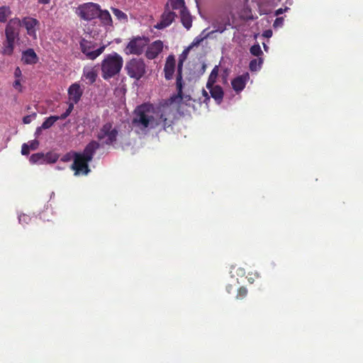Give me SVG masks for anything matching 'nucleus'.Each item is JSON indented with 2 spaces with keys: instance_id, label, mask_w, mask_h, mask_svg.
Returning a JSON list of instances; mask_svg holds the SVG:
<instances>
[{
  "instance_id": "nucleus-9",
  "label": "nucleus",
  "mask_w": 363,
  "mask_h": 363,
  "mask_svg": "<svg viewBox=\"0 0 363 363\" xmlns=\"http://www.w3.org/2000/svg\"><path fill=\"white\" fill-rule=\"evenodd\" d=\"M149 39L145 37L136 36L130 40L123 50L125 55H140L143 53Z\"/></svg>"
},
{
  "instance_id": "nucleus-19",
  "label": "nucleus",
  "mask_w": 363,
  "mask_h": 363,
  "mask_svg": "<svg viewBox=\"0 0 363 363\" xmlns=\"http://www.w3.org/2000/svg\"><path fill=\"white\" fill-rule=\"evenodd\" d=\"M211 94V96L214 100L220 104L223 99L224 92L222 87L219 85H212L211 87L207 88Z\"/></svg>"
},
{
  "instance_id": "nucleus-33",
  "label": "nucleus",
  "mask_w": 363,
  "mask_h": 363,
  "mask_svg": "<svg viewBox=\"0 0 363 363\" xmlns=\"http://www.w3.org/2000/svg\"><path fill=\"white\" fill-rule=\"evenodd\" d=\"M31 150L30 149L28 144L23 143L21 147V154L23 155H28L30 153V151Z\"/></svg>"
},
{
  "instance_id": "nucleus-22",
  "label": "nucleus",
  "mask_w": 363,
  "mask_h": 363,
  "mask_svg": "<svg viewBox=\"0 0 363 363\" xmlns=\"http://www.w3.org/2000/svg\"><path fill=\"white\" fill-rule=\"evenodd\" d=\"M168 6V9L171 11L179 10L182 11L186 9L184 0H168V2L165 4Z\"/></svg>"
},
{
  "instance_id": "nucleus-6",
  "label": "nucleus",
  "mask_w": 363,
  "mask_h": 363,
  "mask_svg": "<svg viewBox=\"0 0 363 363\" xmlns=\"http://www.w3.org/2000/svg\"><path fill=\"white\" fill-rule=\"evenodd\" d=\"M13 22L7 23L5 28V40L2 43L1 53L4 56H12L15 48L16 40H19L16 26L14 27Z\"/></svg>"
},
{
  "instance_id": "nucleus-26",
  "label": "nucleus",
  "mask_w": 363,
  "mask_h": 363,
  "mask_svg": "<svg viewBox=\"0 0 363 363\" xmlns=\"http://www.w3.org/2000/svg\"><path fill=\"white\" fill-rule=\"evenodd\" d=\"M59 120V118H57V116H51L48 118H47L44 122L43 123L41 128L43 129H48L51 126L53 125V124Z\"/></svg>"
},
{
  "instance_id": "nucleus-3",
  "label": "nucleus",
  "mask_w": 363,
  "mask_h": 363,
  "mask_svg": "<svg viewBox=\"0 0 363 363\" xmlns=\"http://www.w3.org/2000/svg\"><path fill=\"white\" fill-rule=\"evenodd\" d=\"M123 65V57L113 52L107 55L101 62V76L104 79H109L121 72Z\"/></svg>"
},
{
  "instance_id": "nucleus-10",
  "label": "nucleus",
  "mask_w": 363,
  "mask_h": 363,
  "mask_svg": "<svg viewBox=\"0 0 363 363\" xmlns=\"http://www.w3.org/2000/svg\"><path fill=\"white\" fill-rule=\"evenodd\" d=\"M99 5L93 2H87L79 5L76 13L82 20L89 21L97 17Z\"/></svg>"
},
{
  "instance_id": "nucleus-29",
  "label": "nucleus",
  "mask_w": 363,
  "mask_h": 363,
  "mask_svg": "<svg viewBox=\"0 0 363 363\" xmlns=\"http://www.w3.org/2000/svg\"><path fill=\"white\" fill-rule=\"evenodd\" d=\"M263 62V60L262 58L259 59H254L250 61L249 65V68L251 71L255 72L257 71L261 68V65Z\"/></svg>"
},
{
  "instance_id": "nucleus-40",
  "label": "nucleus",
  "mask_w": 363,
  "mask_h": 363,
  "mask_svg": "<svg viewBox=\"0 0 363 363\" xmlns=\"http://www.w3.org/2000/svg\"><path fill=\"white\" fill-rule=\"evenodd\" d=\"M13 87L16 89H19L21 90V85L19 79H17L14 82Z\"/></svg>"
},
{
  "instance_id": "nucleus-31",
  "label": "nucleus",
  "mask_w": 363,
  "mask_h": 363,
  "mask_svg": "<svg viewBox=\"0 0 363 363\" xmlns=\"http://www.w3.org/2000/svg\"><path fill=\"white\" fill-rule=\"evenodd\" d=\"M247 289H246V287L245 286H241L239 288L238 291V293H237V295H236V298L237 299H243L244 298H245L247 295Z\"/></svg>"
},
{
  "instance_id": "nucleus-7",
  "label": "nucleus",
  "mask_w": 363,
  "mask_h": 363,
  "mask_svg": "<svg viewBox=\"0 0 363 363\" xmlns=\"http://www.w3.org/2000/svg\"><path fill=\"white\" fill-rule=\"evenodd\" d=\"M124 69L130 78L139 80L146 72V65L141 58H132L126 62Z\"/></svg>"
},
{
  "instance_id": "nucleus-32",
  "label": "nucleus",
  "mask_w": 363,
  "mask_h": 363,
  "mask_svg": "<svg viewBox=\"0 0 363 363\" xmlns=\"http://www.w3.org/2000/svg\"><path fill=\"white\" fill-rule=\"evenodd\" d=\"M28 144L31 150H35L38 148L39 141L37 140H33L29 141Z\"/></svg>"
},
{
  "instance_id": "nucleus-27",
  "label": "nucleus",
  "mask_w": 363,
  "mask_h": 363,
  "mask_svg": "<svg viewBox=\"0 0 363 363\" xmlns=\"http://www.w3.org/2000/svg\"><path fill=\"white\" fill-rule=\"evenodd\" d=\"M111 11L113 15L121 21L127 22L128 21V16L121 10L116 8H111Z\"/></svg>"
},
{
  "instance_id": "nucleus-42",
  "label": "nucleus",
  "mask_w": 363,
  "mask_h": 363,
  "mask_svg": "<svg viewBox=\"0 0 363 363\" xmlns=\"http://www.w3.org/2000/svg\"><path fill=\"white\" fill-rule=\"evenodd\" d=\"M50 1L51 0H38V3L39 4H44V5H45V4H50Z\"/></svg>"
},
{
  "instance_id": "nucleus-1",
  "label": "nucleus",
  "mask_w": 363,
  "mask_h": 363,
  "mask_svg": "<svg viewBox=\"0 0 363 363\" xmlns=\"http://www.w3.org/2000/svg\"><path fill=\"white\" fill-rule=\"evenodd\" d=\"M179 101L176 95L165 100L158 108V112L155 116V108L152 104H143L138 106L133 112L132 125L143 132L155 129L162 125L164 130L172 128L176 118L177 107L174 102Z\"/></svg>"
},
{
  "instance_id": "nucleus-23",
  "label": "nucleus",
  "mask_w": 363,
  "mask_h": 363,
  "mask_svg": "<svg viewBox=\"0 0 363 363\" xmlns=\"http://www.w3.org/2000/svg\"><path fill=\"white\" fill-rule=\"evenodd\" d=\"M181 21L183 26L186 28L189 29L191 27L192 20L190 13L187 11V9H183L180 11Z\"/></svg>"
},
{
  "instance_id": "nucleus-2",
  "label": "nucleus",
  "mask_w": 363,
  "mask_h": 363,
  "mask_svg": "<svg viewBox=\"0 0 363 363\" xmlns=\"http://www.w3.org/2000/svg\"><path fill=\"white\" fill-rule=\"evenodd\" d=\"M100 147V143L96 140H91L84 147L82 152H73L74 162L71 169L74 171V175H86L89 172V162L94 157L96 151Z\"/></svg>"
},
{
  "instance_id": "nucleus-24",
  "label": "nucleus",
  "mask_w": 363,
  "mask_h": 363,
  "mask_svg": "<svg viewBox=\"0 0 363 363\" xmlns=\"http://www.w3.org/2000/svg\"><path fill=\"white\" fill-rule=\"evenodd\" d=\"M218 74V68L217 66H216L211 71L207 83H206V88L211 87L212 85H214V84L216 82L217 77Z\"/></svg>"
},
{
  "instance_id": "nucleus-25",
  "label": "nucleus",
  "mask_w": 363,
  "mask_h": 363,
  "mask_svg": "<svg viewBox=\"0 0 363 363\" xmlns=\"http://www.w3.org/2000/svg\"><path fill=\"white\" fill-rule=\"evenodd\" d=\"M11 11L9 6H3L0 7V23H5L7 18L11 15Z\"/></svg>"
},
{
  "instance_id": "nucleus-35",
  "label": "nucleus",
  "mask_w": 363,
  "mask_h": 363,
  "mask_svg": "<svg viewBox=\"0 0 363 363\" xmlns=\"http://www.w3.org/2000/svg\"><path fill=\"white\" fill-rule=\"evenodd\" d=\"M73 152H68L67 154H65L61 159V160L62 162H69L70 161L72 157L74 158V156H73Z\"/></svg>"
},
{
  "instance_id": "nucleus-38",
  "label": "nucleus",
  "mask_w": 363,
  "mask_h": 363,
  "mask_svg": "<svg viewBox=\"0 0 363 363\" xmlns=\"http://www.w3.org/2000/svg\"><path fill=\"white\" fill-rule=\"evenodd\" d=\"M74 104H75L72 103V102L69 103V106H68L67 109L66 110V111L65 112V113H66L67 116H69V114L72 111Z\"/></svg>"
},
{
  "instance_id": "nucleus-8",
  "label": "nucleus",
  "mask_w": 363,
  "mask_h": 363,
  "mask_svg": "<svg viewBox=\"0 0 363 363\" xmlns=\"http://www.w3.org/2000/svg\"><path fill=\"white\" fill-rule=\"evenodd\" d=\"M96 45L95 42L87 40L85 38H82L79 41L80 50L88 60H94L104 52L106 45L98 48H96Z\"/></svg>"
},
{
  "instance_id": "nucleus-45",
  "label": "nucleus",
  "mask_w": 363,
  "mask_h": 363,
  "mask_svg": "<svg viewBox=\"0 0 363 363\" xmlns=\"http://www.w3.org/2000/svg\"><path fill=\"white\" fill-rule=\"evenodd\" d=\"M203 94L206 97V100H209L210 99V97H209L207 91L206 90H204V89L203 90Z\"/></svg>"
},
{
  "instance_id": "nucleus-46",
  "label": "nucleus",
  "mask_w": 363,
  "mask_h": 363,
  "mask_svg": "<svg viewBox=\"0 0 363 363\" xmlns=\"http://www.w3.org/2000/svg\"><path fill=\"white\" fill-rule=\"evenodd\" d=\"M226 290L228 291V293H231V291L233 290V286L232 285H228L226 286Z\"/></svg>"
},
{
  "instance_id": "nucleus-43",
  "label": "nucleus",
  "mask_w": 363,
  "mask_h": 363,
  "mask_svg": "<svg viewBox=\"0 0 363 363\" xmlns=\"http://www.w3.org/2000/svg\"><path fill=\"white\" fill-rule=\"evenodd\" d=\"M284 12V9H277L276 11H275V15L276 16H279L280 14H282Z\"/></svg>"
},
{
  "instance_id": "nucleus-13",
  "label": "nucleus",
  "mask_w": 363,
  "mask_h": 363,
  "mask_svg": "<svg viewBox=\"0 0 363 363\" xmlns=\"http://www.w3.org/2000/svg\"><path fill=\"white\" fill-rule=\"evenodd\" d=\"M163 50V43L160 40H155L150 44L145 52V57L149 60L156 58Z\"/></svg>"
},
{
  "instance_id": "nucleus-18",
  "label": "nucleus",
  "mask_w": 363,
  "mask_h": 363,
  "mask_svg": "<svg viewBox=\"0 0 363 363\" xmlns=\"http://www.w3.org/2000/svg\"><path fill=\"white\" fill-rule=\"evenodd\" d=\"M175 69V59L173 55H169L167 58L164 72L166 79H171L173 77Z\"/></svg>"
},
{
  "instance_id": "nucleus-21",
  "label": "nucleus",
  "mask_w": 363,
  "mask_h": 363,
  "mask_svg": "<svg viewBox=\"0 0 363 363\" xmlns=\"http://www.w3.org/2000/svg\"><path fill=\"white\" fill-rule=\"evenodd\" d=\"M83 76L89 81V83L91 84L96 80L97 72L94 67H84Z\"/></svg>"
},
{
  "instance_id": "nucleus-36",
  "label": "nucleus",
  "mask_w": 363,
  "mask_h": 363,
  "mask_svg": "<svg viewBox=\"0 0 363 363\" xmlns=\"http://www.w3.org/2000/svg\"><path fill=\"white\" fill-rule=\"evenodd\" d=\"M35 116H36L35 113H34L33 115L26 116L23 118V122L25 124H28L32 121L33 118H35Z\"/></svg>"
},
{
  "instance_id": "nucleus-28",
  "label": "nucleus",
  "mask_w": 363,
  "mask_h": 363,
  "mask_svg": "<svg viewBox=\"0 0 363 363\" xmlns=\"http://www.w3.org/2000/svg\"><path fill=\"white\" fill-rule=\"evenodd\" d=\"M29 161L32 164L42 163L45 161V155L42 152L33 154L30 156Z\"/></svg>"
},
{
  "instance_id": "nucleus-5",
  "label": "nucleus",
  "mask_w": 363,
  "mask_h": 363,
  "mask_svg": "<svg viewBox=\"0 0 363 363\" xmlns=\"http://www.w3.org/2000/svg\"><path fill=\"white\" fill-rule=\"evenodd\" d=\"M118 136V130L112 122L104 123L97 131L96 138L102 145H113Z\"/></svg>"
},
{
  "instance_id": "nucleus-39",
  "label": "nucleus",
  "mask_w": 363,
  "mask_h": 363,
  "mask_svg": "<svg viewBox=\"0 0 363 363\" xmlns=\"http://www.w3.org/2000/svg\"><path fill=\"white\" fill-rule=\"evenodd\" d=\"M14 75L16 77H20L21 76V70L19 67H16L14 71Z\"/></svg>"
},
{
  "instance_id": "nucleus-4",
  "label": "nucleus",
  "mask_w": 363,
  "mask_h": 363,
  "mask_svg": "<svg viewBox=\"0 0 363 363\" xmlns=\"http://www.w3.org/2000/svg\"><path fill=\"white\" fill-rule=\"evenodd\" d=\"M13 22L14 27L16 26L18 35L20 34V28L21 26L24 27L26 30V33L32 39H37V30L39 29L40 22L38 19L30 17L25 16L20 19L19 18H13L9 20L7 23Z\"/></svg>"
},
{
  "instance_id": "nucleus-44",
  "label": "nucleus",
  "mask_w": 363,
  "mask_h": 363,
  "mask_svg": "<svg viewBox=\"0 0 363 363\" xmlns=\"http://www.w3.org/2000/svg\"><path fill=\"white\" fill-rule=\"evenodd\" d=\"M67 115L66 113H63L62 114H61L60 116H57V118H59V120H64L67 118Z\"/></svg>"
},
{
  "instance_id": "nucleus-11",
  "label": "nucleus",
  "mask_w": 363,
  "mask_h": 363,
  "mask_svg": "<svg viewBox=\"0 0 363 363\" xmlns=\"http://www.w3.org/2000/svg\"><path fill=\"white\" fill-rule=\"evenodd\" d=\"M189 48L185 49L182 54L179 56V62L177 65V74L176 79V86L177 89V94L176 97L179 98V101L182 100V89H183V83H182V68L183 63L186 58V56L189 53Z\"/></svg>"
},
{
  "instance_id": "nucleus-20",
  "label": "nucleus",
  "mask_w": 363,
  "mask_h": 363,
  "mask_svg": "<svg viewBox=\"0 0 363 363\" xmlns=\"http://www.w3.org/2000/svg\"><path fill=\"white\" fill-rule=\"evenodd\" d=\"M96 18H99L101 23L104 26H113V21L111 14L107 10L101 9V6H99V14Z\"/></svg>"
},
{
  "instance_id": "nucleus-30",
  "label": "nucleus",
  "mask_w": 363,
  "mask_h": 363,
  "mask_svg": "<svg viewBox=\"0 0 363 363\" xmlns=\"http://www.w3.org/2000/svg\"><path fill=\"white\" fill-rule=\"evenodd\" d=\"M250 51L252 55H255L257 57H259L262 54L261 48H260L259 45H258V44L252 45L250 48Z\"/></svg>"
},
{
  "instance_id": "nucleus-16",
  "label": "nucleus",
  "mask_w": 363,
  "mask_h": 363,
  "mask_svg": "<svg viewBox=\"0 0 363 363\" xmlns=\"http://www.w3.org/2000/svg\"><path fill=\"white\" fill-rule=\"evenodd\" d=\"M248 79H249V75L247 73L235 77L231 82L233 89L236 92L241 91L245 87L246 82Z\"/></svg>"
},
{
  "instance_id": "nucleus-14",
  "label": "nucleus",
  "mask_w": 363,
  "mask_h": 363,
  "mask_svg": "<svg viewBox=\"0 0 363 363\" xmlns=\"http://www.w3.org/2000/svg\"><path fill=\"white\" fill-rule=\"evenodd\" d=\"M68 97L69 102L77 104L83 94V90L78 83H74L68 89Z\"/></svg>"
},
{
  "instance_id": "nucleus-47",
  "label": "nucleus",
  "mask_w": 363,
  "mask_h": 363,
  "mask_svg": "<svg viewBox=\"0 0 363 363\" xmlns=\"http://www.w3.org/2000/svg\"><path fill=\"white\" fill-rule=\"evenodd\" d=\"M41 129H43V128H41V126H40V127H38V128L36 129V131H35V134L36 135H38L40 134V133Z\"/></svg>"
},
{
  "instance_id": "nucleus-17",
  "label": "nucleus",
  "mask_w": 363,
  "mask_h": 363,
  "mask_svg": "<svg viewBox=\"0 0 363 363\" xmlns=\"http://www.w3.org/2000/svg\"><path fill=\"white\" fill-rule=\"evenodd\" d=\"M21 60L26 65H34L38 61V57L32 48H28L22 52Z\"/></svg>"
},
{
  "instance_id": "nucleus-12",
  "label": "nucleus",
  "mask_w": 363,
  "mask_h": 363,
  "mask_svg": "<svg viewBox=\"0 0 363 363\" xmlns=\"http://www.w3.org/2000/svg\"><path fill=\"white\" fill-rule=\"evenodd\" d=\"M176 17V13L169 10L168 6H164V10L161 16V20L155 26V28L158 30H162L168 27L174 22Z\"/></svg>"
},
{
  "instance_id": "nucleus-41",
  "label": "nucleus",
  "mask_w": 363,
  "mask_h": 363,
  "mask_svg": "<svg viewBox=\"0 0 363 363\" xmlns=\"http://www.w3.org/2000/svg\"><path fill=\"white\" fill-rule=\"evenodd\" d=\"M263 35L266 38H270L272 35V31L271 30H267L264 32Z\"/></svg>"
},
{
  "instance_id": "nucleus-15",
  "label": "nucleus",
  "mask_w": 363,
  "mask_h": 363,
  "mask_svg": "<svg viewBox=\"0 0 363 363\" xmlns=\"http://www.w3.org/2000/svg\"><path fill=\"white\" fill-rule=\"evenodd\" d=\"M228 26H230V20L228 17L223 18L220 21H219L218 19L215 20L212 23V26L214 28V30L209 33L207 35V37L209 36L210 34L214 33H223L227 29Z\"/></svg>"
},
{
  "instance_id": "nucleus-37",
  "label": "nucleus",
  "mask_w": 363,
  "mask_h": 363,
  "mask_svg": "<svg viewBox=\"0 0 363 363\" xmlns=\"http://www.w3.org/2000/svg\"><path fill=\"white\" fill-rule=\"evenodd\" d=\"M74 104H75L72 103V102L69 103V106H68L67 109L66 110V111L65 112V113H66L67 116H69V114L72 111Z\"/></svg>"
},
{
  "instance_id": "nucleus-34",
  "label": "nucleus",
  "mask_w": 363,
  "mask_h": 363,
  "mask_svg": "<svg viewBox=\"0 0 363 363\" xmlns=\"http://www.w3.org/2000/svg\"><path fill=\"white\" fill-rule=\"evenodd\" d=\"M284 23V18L282 17L277 18L274 22L273 26L274 28L281 27Z\"/></svg>"
}]
</instances>
